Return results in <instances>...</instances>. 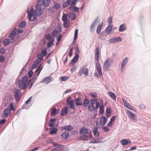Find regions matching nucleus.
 <instances>
[{"mask_svg": "<svg viewBox=\"0 0 151 151\" xmlns=\"http://www.w3.org/2000/svg\"><path fill=\"white\" fill-rule=\"evenodd\" d=\"M31 80H28L27 75L25 76L22 78V80H19L18 85L19 88L21 89H24L30 83Z\"/></svg>", "mask_w": 151, "mask_h": 151, "instance_id": "nucleus-1", "label": "nucleus"}, {"mask_svg": "<svg viewBox=\"0 0 151 151\" xmlns=\"http://www.w3.org/2000/svg\"><path fill=\"white\" fill-rule=\"evenodd\" d=\"M113 62V60L112 58H109L106 59L104 63L103 67V69L105 71H109Z\"/></svg>", "mask_w": 151, "mask_h": 151, "instance_id": "nucleus-2", "label": "nucleus"}, {"mask_svg": "<svg viewBox=\"0 0 151 151\" xmlns=\"http://www.w3.org/2000/svg\"><path fill=\"white\" fill-rule=\"evenodd\" d=\"M75 50H76L77 52H75V56L71 60L70 63V64L71 65H74V63H76L78 60L79 58V54L78 53H80L81 51L78 49V47L77 46L74 47Z\"/></svg>", "mask_w": 151, "mask_h": 151, "instance_id": "nucleus-3", "label": "nucleus"}, {"mask_svg": "<svg viewBox=\"0 0 151 151\" xmlns=\"http://www.w3.org/2000/svg\"><path fill=\"white\" fill-rule=\"evenodd\" d=\"M88 68L83 67L79 69L78 74V75L81 76L83 74L85 76H88Z\"/></svg>", "mask_w": 151, "mask_h": 151, "instance_id": "nucleus-4", "label": "nucleus"}, {"mask_svg": "<svg viewBox=\"0 0 151 151\" xmlns=\"http://www.w3.org/2000/svg\"><path fill=\"white\" fill-rule=\"evenodd\" d=\"M34 10L33 8L31 9L29 12H27L29 18L30 20L31 21H34L35 19H36L37 17V15L35 14L34 16L33 17H32L34 14Z\"/></svg>", "mask_w": 151, "mask_h": 151, "instance_id": "nucleus-5", "label": "nucleus"}, {"mask_svg": "<svg viewBox=\"0 0 151 151\" xmlns=\"http://www.w3.org/2000/svg\"><path fill=\"white\" fill-rule=\"evenodd\" d=\"M14 92L15 99L17 101L19 100L22 95L21 91L18 89H16L14 91Z\"/></svg>", "mask_w": 151, "mask_h": 151, "instance_id": "nucleus-6", "label": "nucleus"}, {"mask_svg": "<svg viewBox=\"0 0 151 151\" xmlns=\"http://www.w3.org/2000/svg\"><path fill=\"white\" fill-rule=\"evenodd\" d=\"M91 105H89L88 107V109L90 111H94V112H97L98 108L100 106V104L99 103H96V105L95 107H94V105L91 104Z\"/></svg>", "mask_w": 151, "mask_h": 151, "instance_id": "nucleus-7", "label": "nucleus"}, {"mask_svg": "<svg viewBox=\"0 0 151 151\" xmlns=\"http://www.w3.org/2000/svg\"><path fill=\"white\" fill-rule=\"evenodd\" d=\"M126 112L127 114L131 119H132L133 120H136L135 118V117H136V116L134 113L127 110H126Z\"/></svg>", "mask_w": 151, "mask_h": 151, "instance_id": "nucleus-8", "label": "nucleus"}, {"mask_svg": "<svg viewBox=\"0 0 151 151\" xmlns=\"http://www.w3.org/2000/svg\"><path fill=\"white\" fill-rule=\"evenodd\" d=\"M52 81V77L51 76L47 77L44 78L41 82L45 83L48 84Z\"/></svg>", "mask_w": 151, "mask_h": 151, "instance_id": "nucleus-9", "label": "nucleus"}, {"mask_svg": "<svg viewBox=\"0 0 151 151\" xmlns=\"http://www.w3.org/2000/svg\"><path fill=\"white\" fill-rule=\"evenodd\" d=\"M83 100L82 98L80 97H78L75 100V102L76 106H79L82 105Z\"/></svg>", "mask_w": 151, "mask_h": 151, "instance_id": "nucleus-10", "label": "nucleus"}, {"mask_svg": "<svg viewBox=\"0 0 151 151\" xmlns=\"http://www.w3.org/2000/svg\"><path fill=\"white\" fill-rule=\"evenodd\" d=\"M96 69L99 75L101 76H103L102 73L101 71V69L100 64L99 63H96Z\"/></svg>", "mask_w": 151, "mask_h": 151, "instance_id": "nucleus-11", "label": "nucleus"}, {"mask_svg": "<svg viewBox=\"0 0 151 151\" xmlns=\"http://www.w3.org/2000/svg\"><path fill=\"white\" fill-rule=\"evenodd\" d=\"M11 112L9 108H6L3 111L4 115L5 117H7L11 115Z\"/></svg>", "mask_w": 151, "mask_h": 151, "instance_id": "nucleus-12", "label": "nucleus"}, {"mask_svg": "<svg viewBox=\"0 0 151 151\" xmlns=\"http://www.w3.org/2000/svg\"><path fill=\"white\" fill-rule=\"evenodd\" d=\"M107 121V119L105 116H103L101 118L100 120V122L102 125H104L106 124Z\"/></svg>", "mask_w": 151, "mask_h": 151, "instance_id": "nucleus-13", "label": "nucleus"}, {"mask_svg": "<svg viewBox=\"0 0 151 151\" xmlns=\"http://www.w3.org/2000/svg\"><path fill=\"white\" fill-rule=\"evenodd\" d=\"M35 13L37 16H40L43 14V11L41 8H37L35 9Z\"/></svg>", "mask_w": 151, "mask_h": 151, "instance_id": "nucleus-14", "label": "nucleus"}, {"mask_svg": "<svg viewBox=\"0 0 151 151\" xmlns=\"http://www.w3.org/2000/svg\"><path fill=\"white\" fill-rule=\"evenodd\" d=\"M128 58L127 57H125L122 60L121 63L122 71L123 67L125 66L128 62Z\"/></svg>", "mask_w": 151, "mask_h": 151, "instance_id": "nucleus-15", "label": "nucleus"}, {"mask_svg": "<svg viewBox=\"0 0 151 151\" xmlns=\"http://www.w3.org/2000/svg\"><path fill=\"white\" fill-rule=\"evenodd\" d=\"M120 143L123 146L127 145L129 143H131V141L129 139L128 140L127 139H122L120 141Z\"/></svg>", "mask_w": 151, "mask_h": 151, "instance_id": "nucleus-16", "label": "nucleus"}, {"mask_svg": "<svg viewBox=\"0 0 151 151\" xmlns=\"http://www.w3.org/2000/svg\"><path fill=\"white\" fill-rule=\"evenodd\" d=\"M99 47H97L96 48L95 51V58L98 62L99 61Z\"/></svg>", "mask_w": 151, "mask_h": 151, "instance_id": "nucleus-17", "label": "nucleus"}, {"mask_svg": "<svg viewBox=\"0 0 151 151\" xmlns=\"http://www.w3.org/2000/svg\"><path fill=\"white\" fill-rule=\"evenodd\" d=\"M88 130L86 127L82 128L80 130V134H86L88 133Z\"/></svg>", "mask_w": 151, "mask_h": 151, "instance_id": "nucleus-18", "label": "nucleus"}, {"mask_svg": "<svg viewBox=\"0 0 151 151\" xmlns=\"http://www.w3.org/2000/svg\"><path fill=\"white\" fill-rule=\"evenodd\" d=\"M97 19H96L94 22H93L90 27V31L92 33L93 32L95 29V26L96 24V21H97Z\"/></svg>", "mask_w": 151, "mask_h": 151, "instance_id": "nucleus-19", "label": "nucleus"}, {"mask_svg": "<svg viewBox=\"0 0 151 151\" xmlns=\"http://www.w3.org/2000/svg\"><path fill=\"white\" fill-rule=\"evenodd\" d=\"M68 108L67 107H65L64 108H63L62 109L61 111L60 114L61 116H63L65 114H68Z\"/></svg>", "mask_w": 151, "mask_h": 151, "instance_id": "nucleus-20", "label": "nucleus"}, {"mask_svg": "<svg viewBox=\"0 0 151 151\" xmlns=\"http://www.w3.org/2000/svg\"><path fill=\"white\" fill-rule=\"evenodd\" d=\"M61 136L63 139H66L69 136V133L68 132L65 131V132L62 134Z\"/></svg>", "mask_w": 151, "mask_h": 151, "instance_id": "nucleus-21", "label": "nucleus"}, {"mask_svg": "<svg viewBox=\"0 0 151 151\" xmlns=\"http://www.w3.org/2000/svg\"><path fill=\"white\" fill-rule=\"evenodd\" d=\"M68 17L72 20L75 19L76 17L75 13L73 12L69 13Z\"/></svg>", "mask_w": 151, "mask_h": 151, "instance_id": "nucleus-22", "label": "nucleus"}, {"mask_svg": "<svg viewBox=\"0 0 151 151\" xmlns=\"http://www.w3.org/2000/svg\"><path fill=\"white\" fill-rule=\"evenodd\" d=\"M62 129L64 130H66L68 131H70L73 129V127L70 125H65L62 128Z\"/></svg>", "mask_w": 151, "mask_h": 151, "instance_id": "nucleus-23", "label": "nucleus"}, {"mask_svg": "<svg viewBox=\"0 0 151 151\" xmlns=\"http://www.w3.org/2000/svg\"><path fill=\"white\" fill-rule=\"evenodd\" d=\"M32 99V97L31 96L29 99H28L27 101H26L24 104V105H23L22 106V109H28V108L25 107V106L26 105V104H28L31 101Z\"/></svg>", "mask_w": 151, "mask_h": 151, "instance_id": "nucleus-24", "label": "nucleus"}, {"mask_svg": "<svg viewBox=\"0 0 151 151\" xmlns=\"http://www.w3.org/2000/svg\"><path fill=\"white\" fill-rule=\"evenodd\" d=\"M126 29V27L125 24H122L121 25L119 28V31L121 32L124 31Z\"/></svg>", "mask_w": 151, "mask_h": 151, "instance_id": "nucleus-25", "label": "nucleus"}, {"mask_svg": "<svg viewBox=\"0 0 151 151\" xmlns=\"http://www.w3.org/2000/svg\"><path fill=\"white\" fill-rule=\"evenodd\" d=\"M103 22H101L98 26L96 32L98 34H99L103 27Z\"/></svg>", "mask_w": 151, "mask_h": 151, "instance_id": "nucleus-26", "label": "nucleus"}, {"mask_svg": "<svg viewBox=\"0 0 151 151\" xmlns=\"http://www.w3.org/2000/svg\"><path fill=\"white\" fill-rule=\"evenodd\" d=\"M108 94L113 100H116V96L115 93L109 91L108 93Z\"/></svg>", "mask_w": 151, "mask_h": 151, "instance_id": "nucleus-27", "label": "nucleus"}, {"mask_svg": "<svg viewBox=\"0 0 151 151\" xmlns=\"http://www.w3.org/2000/svg\"><path fill=\"white\" fill-rule=\"evenodd\" d=\"M89 103V100L87 99H84L82 103V105H83L84 107H86L88 106Z\"/></svg>", "mask_w": 151, "mask_h": 151, "instance_id": "nucleus-28", "label": "nucleus"}, {"mask_svg": "<svg viewBox=\"0 0 151 151\" xmlns=\"http://www.w3.org/2000/svg\"><path fill=\"white\" fill-rule=\"evenodd\" d=\"M58 112V111H57L55 108H54L52 109V111L51 112V115L52 116H54Z\"/></svg>", "mask_w": 151, "mask_h": 151, "instance_id": "nucleus-29", "label": "nucleus"}, {"mask_svg": "<svg viewBox=\"0 0 151 151\" xmlns=\"http://www.w3.org/2000/svg\"><path fill=\"white\" fill-rule=\"evenodd\" d=\"M50 134H55L57 133V129L56 128H50Z\"/></svg>", "mask_w": 151, "mask_h": 151, "instance_id": "nucleus-30", "label": "nucleus"}, {"mask_svg": "<svg viewBox=\"0 0 151 151\" xmlns=\"http://www.w3.org/2000/svg\"><path fill=\"white\" fill-rule=\"evenodd\" d=\"M112 30V27L111 25H109L106 29V33L108 34H109L111 33Z\"/></svg>", "mask_w": 151, "mask_h": 151, "instance_id": "nucleus-31", "label": "nucleus"}, {"mask_svg": "<svg viewBox=\"0 0 151 151\" xmlns=\"http://www.w3.org/2000/svg\"><path fill=\"white\" fill-rule=\"evenodd\" d=\"M3 42L4 45L6 46L9 45V43L11 42V41L9 39H6L4 40Z\"/></svg>", "mask_w": 151, "mask_h": 151, "instance_id": "nucleus-32", "label": "nucleus"}, {"mask_svg": "<svg viewBox=\"0 0 151 151\" xmlns=\"http://www.w3.org/2000/svg\"><path fill=\"white\" fill-rule=\"evenodd\" d=\"M88 136L86 134H83V135L81 136L80 137V139L81 140H82L84 141L86 140L87 139H88Z\"/></svg>", "mask_w": 151, "mask_h": 151, "instance_id": "nucleus-33", "label": "nucleus"}, {"mask_svg": "<svg viewBox=\"0 0 151 151\" xmlns=\"http://www.w3.org/2000/svg\"><path fill=\"white\" fill-rule=\"evenodd\" d=\"M88 136L86 134H83V135L81 136L80 137V139L81 140H82L84 141L86 140L87 139H88Z\"/></svg>", "mask_w": 151, "mask_h": 151, "instance_id": "nucleus-34", "label": "nucleus"}, {"mask_svg": "<svg viewBox=\"0 0 151 151\" xmlns=\"http://www.w3.org/2000/svg\"><path fill=\"white\" fill-rule=\"evenodd\" d=\"M60 4H59L56 2L54 3L53 5V8L54 9L57 10L60 8Z\"/></svg>", "mask_w": 151, "mask_h": 151, "instance_id": "nucleus-35", "label": "nucleus"}, {"mask_svg": "<svg viewBox=\"0 0 151 151\" xmlns=\"http://www.w3.org/2000/svg\"><path fill=\"white\" fill-rule=\"evenodd\" d=\"M43 68V66L40 65L39 67L35 71L34 75L36 76V75L38 74V72L39 71H40V69L42 68V70Z\"/></svg>", "mask_w": 151, "mask_h": 151, "instance_id": "nucleus-36", "label": "nucleus"}, {"mask_svg": "<svg viewBox=\"0 0 151 151\" xmlns=\"http://www.w3.org/2000/svg\"><path fill=\"white\" fill-rule=\"evenodd\" d=\"M70 9L75 12H78V8L74 6H70Z\"/></svg>", "mask_w": 151, "mask_h": 151, "instance_id": "nucleus-37", "label": "nucleus"}, {"mask_svg": "<svg viewBox=\"0 0 151 151\" xmlns=\"http://www.w3.org/2000/svg\"><path fill=\"white\" fill-rule=\"evenodd\" d=\"M52 143L54 146H57L58 147L57 148L59 149H60V151L62 148V145H60L56 142H52Z\"/></svg>", "mask_w": 151, "mask_h": 151, "instance_id": "nucleus-38", "label": "nucleus"}, {"mask_svg": "<svg viewBox=\"0 0 151 151\" xmlns=\"http://www.w3.org/2000/svg\"><path fill=\"white\" fill-rule=\"evenodd\" d=\"M126 107L135 112L136 111V109L134 107L131 106L129 103L128 104L127 106H126Z\"/></svg>", "mask_w": 151, "mask_h": 151, "instance_id": "nucleus-39", "label": "nucleus"}, {"mask_svg": "<svg viewBox=\"0 0 151 151\" xmlns=\"http://www.w3.org/2000/svg\"><path fill=\"white\" fill-rule=\"evenodd\" d=\"M98 100L97 99H92L90 100V104H91L94 105L95 104H96V103H99L98 102Z\"/></svg>", "mask_w": 151, "mask_h": 151, "instance_id": "nucleus-40", "label": "nucleus"}, {"mask_svg": "<svg viewBox=\"0 0 151 151\" xmlns=\"http://www.w3.org/2000/svg\"><path fill=\"white\" fill-rule=\"evenodd\" d=\"M26 25V23L25 21H22L19 25L18 27L20 28H23Z\"/></svg>", "mask_w": 151, "mask_h": 151, "instance_id": "nucleus-41", "label": "nucleus"}, {"mask_svg": "<svg viewBox=\"0 0 151 151\" xmlns=\"http://www.w3.org/2000/svg\"><path fill=\"white\" fill-rule=\"evenodd\" d=\"M98 128L97 127H95L94 128L93 131V133L94 135H96V137H98L99 136V133L98 132L97 133Z\"/></svg>", "mask_w": 151, "mask_h": 151, "instance_id": "nucleus-42", "label": "nucleus"}, {"mask_svg": "<svg viewBox=\"0 0 151 151\" xmlns=\"http://www.w3.org/2000/svg\"><path fill=\"white\" fill-rule=\"evenodd\" d=\"M42 70V68H41L40 70V71H39L38 72V74L36 75H34L33 76V78H32V79H33V81L32 82L33 83H34L35 82V80L37 78L38 76L39 75L41 70Z\"/></svg>", "mask_w": 151, "mask_h": 151, "instance_id": "nucleus-43", "label": "nucleus"}, {"mask_svg": "<svg viewBox=\"0 0 151 151\" xmlns=\"http://www.w3.org/2000/svg\"><path fill=\"white\" fill-rule=\"evenodd\" d=\"M70 23V22L69 20L64 21V22L63 25L65 28H67L69 26Z\"/></svg>", "mask_w": 151, "mask_h": 151, "instance_id": "nucleus-44", "label": "nucleus"}, {"mask_svg": "<svg viewBox=\"0 0 151 151\" xmlns=\"http://www.w3.org/2000/svg\"><path fill=\"white\" fill-rule=\"evenodd\" d=\"M100 113L101 114H103L104 112V107L103 105H101L100 106Z\"/></svg>", "mask_w": 151, "mask_h": 151, "instance_id": "nucleus-45", "label": "nucleus"}, {"mask_svg": "<svg viewBox=\"0 0 151 151\" xmlns=\"http://www.w3.org/2000/svg\"><path fill=\"white\" fill-rule=\"evenodd\" d=\"M114 41L115 42V43L119 42V41H122V39L120 37H114Z\"/></svg>", "mask_w": 151, "mask_h": 151, "instance_id": "nucleus-46", "label": "nucleus"}, {"mask_svg": "<svg viewBox=\"0 0 151 151\" xmlns=\"http://www.w3.org/2000/svg\"><path fill=\"white\" fill-rule=\"evenodd\" d=\"M49 2V0H43V4L44 6L46 7L48 5Z\"/></svg>", "mask_w": 151, "mask_h": 151, "instance_id": "nucleus-47", "label": "nucleus"}, {"mask_svg": "<svg viewBox=\"0 0 151 151\" xmlns=\"http://www.w3.org/2000/svg\"><path fill=\"white\" fill-rule=\"evenodd\" d=\"M62 20L63 21H65L68 20L67 18V14H64L63 16Z\"/></svg>", "mask_w": 151, "mask_h": 151, "instance_id": "nucleus-48", "label": "nucleus"}, {"mask_svg": "<svg viewBox=\"0 0 151 151\" xmlns=\"http://www.w3.org/2000/svg\"><path fill=\"white\" fill-rule=\"evenodd\" d=\"M54 40V39L53 38V40H50L49 42H48L47 45V47L48 48L50 47L51 45H53V42Z\"/></svg>", "mask_w": 151, "mask_h": 151, "instance_id": "nucleus-49", "label": "nucleus"}, {"mask_svg": "<svg viewBox=\"0 0 151 151\" xmlns=\"http://www.w3.org/2000/svg\"><path fill=\"white\" fill-rule=\"evenodd\" d=\"M46 39L48 41L53 40V38L49 34L47 35L46 36Z\"/></svg>", "mask_w": 151, "mask_h": 151, "instance_id": "nucleus-50", "label": "nucleus"}, {"mask_svg": "<svg viewBox=\"0 0 151 151\" xmlns=\"http://www.w3.org/2000/svg\"><path fill=\"white\" fill-rule=\"evenodd\" d=\"M9 37L11 40V42L12 43H13L14 41L15 36L10 35L9 36Z\"/></svg>", "mask_w": 151, "mask_h": 151, "instance_id": "nucleus-51", "label": "nucleus"}, {"mask_svg": "<svg viewBox=\"0 0 151 151\" xmlns=\"http://www.w3.org/2000/svg\"><path fill=\"white\" fill-rule=\"evenodd\" d=\"M78 30L77 29H76L75 31V34L74 38V41L76 40L78 36Z\"/></svg>", "mask_w": 151, "mask_h": 151, "instance_id": "nucleus-52", "label": "nucleus"}, {"mask_svg": "<svg viewBox=\"0 0 151 151\" xmlns=\"http://www.w3.org/2000/svg\"><path fill=\"white\" fill-rule=\"evenodd\" d=\"M68 105L69 106L70 108L71 109H73L75 108L74 104L73 101L71 102H70V103L69 104H68Z\"/></svg>", "mask_w": 151, "mask_h": 151, "instance_id": "nucleus-53", "label": "nucleus"}, {"mask_svg": "<svg viewBox=\"0 0 151 151\" xmlns=\"http://www.w3.org/2000/svg\"><path fill=\"white\" fill-rule=\"evenodd\" d=\"M95 141L96 142V143H98L101 142V137L96 138L94 139Z\"/></svg>", "mask_w": 151, "mask_h": 151, "instance_id": "nucleus-54", "label": "nucleus"}, {"mask_svg": "<svg viewBox=\"0 0 151 151\" xmlns=\"http://www.w3.org/2000/svg\"><path fill=\"white\" fill-rule=\"evenodd\" d=\"M69 78V77L65 76L62 77H60V78H59L60 79L62 80V81H65L67 80Z\"/></svg>", "mask_w": 151, "mask_h": 151, "instance_id": "nucleus-55", "label": "nucleus"}, {"mask_svg": "<svg viewBox=\"0 0 151 151\" xmlns=\"http://www.w3.org/2000/svg\"><path fill=\"white\" fill-rule=\"evenodd\" d=\"M15 28L12 31L10 34V35L15 36L16 34V30Z\"/></svg>", "mask_w": 151, "mask_h": 151, "instance_id": "nucleus-56", "label": "nucleus"}, {"mask_svg": "<svg viewBox=\"0 0 151 151\" xmlns=\"http://www.w3.org/2000/svg\"><path fill=\"white\" fill-rule=\"evenodd\" d=\"M38 59L40 60H42L43 59V56L42 55L39 54L37 55Z\"/></svg>", "mask_w": 151, "mask_h": 151, "instance_id": "nucleus-57", "label": "nucleus"}, {"mask_svg": "<svg viewBox=\"0 0 151 151\" xmlns=\"http://www.w3.org/2000/svg\"><path fill=\"white\" fill-rule=\"evenodd\" d=\"M90 95L93 98H96L97 96V94L95 92L91 93Z\"/></svg>", "mask_w": 151, "mask_h": 151, "instance_id": "nucleus-58", "label": "nucleus"}, {"mask_svg": "<svg viewBox=\"0 0 151 151\" xmlns=\"http://www.w3.org/2000/svg\"><path fill=\"white\" fill-rule=\"evenodd\" d=\"M102 129L106 132H108L109 130V128L107 127L103 126L102 127Z\"/></svg>", "mask_w": 151, "mask_h": 151, "instance_id": "nucleus-59", "label": "nucleus"}, {"mask_svg": "<svg viewBox=\"0 0 151 151\" xmlns=\"http://www.w3.org/2000/svg\"><path fill=\"white\" fill-rule=\"evenodd\" d=\"M41 53L44 56H45L47 53V50L45 49L41 51Z\"/></svg>", "mask_w": 151, "mask_h": 151, "instance_id": "nucleus-60", "label": "nucleus"}, {"mask_svg": "<svg viewBox=\"0 0 151 151\" xmlns=\"http://www.w3.org/2000/svg\"><path fill=\"white\" fill-rule=\"evenodd\" d=\"M73 47L71 48L70 49L69 51V56L70 57H71L73 55Z\"/></svg>", "mask_w": 151, "mask_h": 151, "instance_id": "nucleus-61", "label": "nucleus"}, {"mask_svg": "<svg viewBox=\"0 0 151 151\" xmlns=\"http://www.w3.org/2000/svg\"><path fill=\"white\" fill-rule=\"evenodd\" d=\"M9 107L10 108V109H9V110L10 111H11L12 110H14L15 109H14V106H13V103H11L9 105Z\"/></svg>", "mask_w": 151, "mask_h": 151, "instance_id": "nucleus-62", "label": "nucleus"}, {"mask_svg": "<svg viewBox=\"0 0 151 151\" xmlns=\"http://www.w3.org/2000/svg\"><path fill=\"white\" fill-rule=\"evenodd\" d=\"M33 74V72L32 70H30L29 72L28 75L29 78H31L32 77Z\"/></svg>", "mask_w": 151, "mask_h": 151, "instance_id": "nucleus-63", "label": "nucleus"}, {"mask_svg": "<svg viewBox=\"0 0 151 151\" xmlns=\"http://www.w3.org/2000/svg\"><path fill=\"white\" fill-rule=\"evenodd\" d=\"M5 60V58L4 56H0V62L2 63Z\"/></svg>", "mask_w": 151, "mask_h": 151, "instance_id": "nucleus-64", "label": "nucleus"}]
</instances>
